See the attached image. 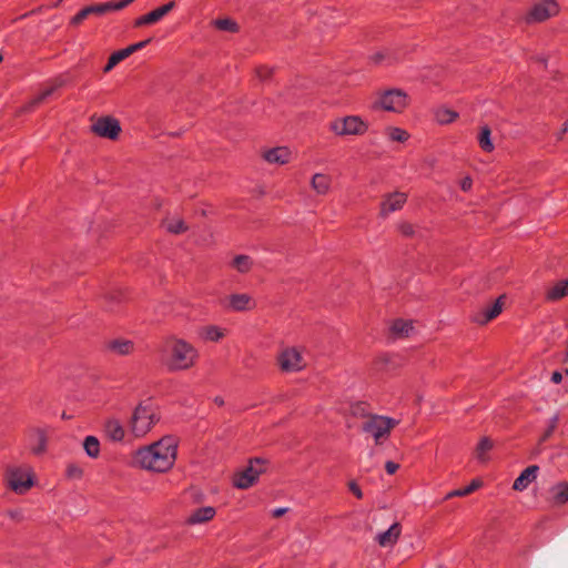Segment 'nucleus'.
Segmentation results:
<instances>
[{"instance_id": "obj_33", "label": "nucleus", "mask_w": 568, "mask_h": 568, "mask_svg": "<svg viewBox=\"0 0 568 568\" xmlns=\"http://www.w3.org/2000/svg\"><path fill=\"white\" fill-rule=\"evenodd\" d=\"M214 26L221 31H227L232 33L237 32L240 29L237 22L231 18L216 19L214 21Z\"/></svg>"}, {"instance_id": "obj_54", "label": "nucleus", "mask_w": 568, "mask_h": 568, "mask_svg": "<svg viewBox=\"0 0 568 568\" xmlns=\"http://www.w3.org/2000/svg\"><path fill=\"white\" fill-rule=\"evenodd\" d=\"M375 63H379L384 59V54L382 52H378L372 57Z\"/></svg>"}, {"instance_id": "obj_7", "label": "nucleus", "mask_w": 568, "mask_h": 568, "mask_svg": "<svg viewBox=\"0 0 568 568\" xmlns=\"http://www.w3.org/2000/svg\"><path fill=\"white\" fill-rule=\"evenodd\" d=\"M397 424L398 420L394 418L381 415H371L363 424L362 429L363 432L373 435L375 443L378 445L381 444V439L387 437Z\"/></svg>"}, {"instance_id": "obj_34", "label": "nucleus", "mask_w": 568, "mask_h": 568, "mask_svg": "<svg viewBox=\"0 0 568 568\" xmlns=\"http://www.w3.org/2000/svg\"><path fill=\"white\" fill-rule=\"evenodd\" d=\"M458 118V113L449 109H439L436 112V119L440 124H448Z\"/></svg>"}, {"instance_id": "obj_6", "label": "nucleus", "mask_w": 568, "mask_h": 568, "mask_svg": "<svg viewBox=\"0 0 568 568\" xmlns=\"http://www.w3.org/2000/svg\"><path fill=\"white\" fill-rule=\"evenodd\" d=\"M135 0H119V1H109L104 3H95L92 6H88L81 9L75 16H73L70 20L71 26H79L87 19L89 16L97 14L103 16L111 11L122 10L126 8L129 4L134 2Z\"/></svg>"}, {"instance_id": "obj_39", "label": "nucleus", "mask_w": 568, "mask_h": 568, "mask_svg": "<svg viewBox=\"0 0 568 568\" xmlns=\"http://www.w3.org/2000/svg\"><path fill=\"white\" fill-rule=\"evenodd\" d=\"M493 448V442L488 437H483L476 447L477 458L484 459V454Z\"/></svg>"}, {"instance_id": "obj_15", "label": "nucleus", "mask_w": 568, "mask_h": 568, "mask_svg": "<svg viewBox=\"0 0 568 568\" xmlns=\"http://www.w3.org/2000/svg\"><path fill=\"white\" fill-rule=\"evenodd\" d=\"M503 298L504 295L499 296L491 305H488L481 312L475 314L471 321L479 325H485L496 318L503 311Z\"/></svg>"}, {"instance_id": "obj_42", "label": "nucleus", "mask_w": 568, "mask_h": 568, "mask_svg": "<svg viewBox=\"0 0 568 568\" xmlns=\"http://www.w3.org/2000/svg\"><path fill=\"white\" fill-rule=\"evenodd\" d=\"M130 51H131V49H129V47H126L124 49L113 52L111 55L114 58V60H116L118 63H120L121 61H123L124 59H126L131 55Z\"/></svg>"}, {"instance_id": "obj_52", "label": "nucleus", "mask_w": 568, "mask_h": 568, "mask_svg": "<svg viewBox=\"0 0 568 568\" xmlns=\"http://www.w3.org/2000/svg\"><path fill=\"white\" fill-rule=\"evenodd\" d=\"M541 445L542 444H539V443L537 444V446L530 453V458L537 457L542 452Z\"/></svg>"}, {"instance_id": "obj_1", "label": "nucleus", "mask_w": 568, "mask_h": 568, "mask_svg": "<svg viewBox=\"0 0 568 568\" xmlns=\"http://www.w3.org/2000/svg\"><path fill=\"white\" fill-rule=\"evenodd\" d=\"M178 440L173 436H164L156 443L139 448L133 455L134 464L141 468L165 473L176 459Z\"/></svg>"}, {"instance_id": "obj_36", "label": "nucleus", "mask_w": 568, "mask_h": 568, "mask_svg": "<svg viewBox=\"0 0 568 568\" xmlns=\"http://www.w3.org/2000/svg\"><path fill=\"white\" fill-rule=\"evenodd\" d=\"M558 422H559L558 414L554 415L549 419L547 429L544 432V434L539 438V444L547 442L552 436L555 429L557 428Z\"/></svg>"}, {"instance_id": "obj_13", "label": "nucleus", "mask_w": 568, "mask_h": 568, "mask_svg": "<svg viewBox=\"0 0 568 568\" xmlns=\"http://www.w3.org/2000/svg\"><path fill=\"white\" fill-rule=\"evenodd\" d=\"M174 7H175V2L170 1L159 8L150 11L149 13L143 14V16L139 17L138 19H135L134 27L140 28L143 26L156 23L164 16H166L170 11H172L174 9Z\"/></svg>"}, {"instance_id": "obj_60", "label": "nucleus", "mask_w": 568, "mask_h": 568, "mask_svg": "<svg viewBox=\"0 0 568 568\" xmlns=\"http://www.w3.org/2000/svg\"><path fill=\"white\" fill-rule=\"evenodd\" d=\"M2 60H3V57H2V54L0 53V62H1Z\"/></svg>"}, {"instance_id": "obj_19", "label": "nucleus", "mask_w": 568, "mask_h": 568, "mask_svg": "<svg viewBox=\"0 0 568 568\" xmlns=\"http://www.w3.org/2000/svg\"><path fill=\"white\" fill-rule=\"evenodd\" d=\"M402 526L399 523H394L386 531L379 532L376 536V541L382 547L394 546L399 539Z\"/></svg>"}, {"instance_id": "obj_50", "label": "nucleus", "mask_w": 568, "mask_h": 568, "mask_svg": "<svg viewBox=\"0 0 568 568\" xmlns=\"http://www.w3.org/2000/svg\"><path fill=\"white\" fill-rule=\"evenodd\" d=\"M116 64H119L116 62V60H114V58L112 55H110L106 64L103 68V72H105V73L110 72Z\"/></svg>"}, {"instance_id": "obj_59", "label": "nucleus", "mask_w": 568, "mask_h": 568, "mask_svg": "<svg viewBox=\"0 0 568 568\" xmlns=\"http://www.w3.org/2000/svg\"><path fill=\"white\" fill-rule=\"evenodd\" d=\"M62 418H64V419H65V418H69V416H67V414H65V413H63V414H62Z\"/></svg>"}, {"instance_id": "obj_44", "label": "nucleus", "mask_w": 568, "mask_h": 568, "mask_svg": "<svg viewBox=\"0 0 568 568\" xmlns=\"http://www.w3.org/2000/svg\"><path fill=\"white\" fill-rule=\"evenodd\" d=\"M348 488L356 498H358V499L363 498V491H362L361 487L355 481H353V480L349 481Z\"/></svg>"}, {"instance_id": "obj_40", "label": "nucleus", "mask_w": 568, "mask_h": 568, "mask_svg": "<svg viewBox=\"0 0 568 568\" xmlns=\"http://www.w3.org/2000/svg\"><path fill=\"white\" fill-rule=\"evenodd\" d=\"M65 475L70 479H80L83 475V470L75 464H69L65 469Z\"/></svg>"}, {"instance_id": "obj_58", "label": "nucleus", "mask_w": 568, "mask_h": 568, "mask_svg": "<svg viewBox=\"0 0 568 568\" xmlns=\"http://www.w3.org/2000/svg\"><path fill=\"white\" fill-rule=\"evenodd\" d=\"M62 1H63V0H58V1L54 3V7L60 6V3H61Z\"/></svg>"}, {"instance_id": "obj_38", "label": "nucleus", "mask_w": 568, "mask_h": 568, "mask_svg": "<svg viewBox=\"0 0 568 568\" xmlns=\"http://www.w3.org/2000/svg\"><path fill=\"white\" fill-rule=\"evenodd\" d=\"M38 445L32 448L34 455H41L47 449V435L44 430L37 429Z\"/></svg>"}, {"instance_id": "obj_25", "label": "nucleus", "mask_w": 568, "mask_h": 568, "mask_svg": "<svg viewBox=\"0 0 568 568\" xmlns=\"http://www.w3.org/2000/svg\"><path fill=\"white\" fill-rule=\"evenodd\" d=\"M550 491L552 494V503L555 505H564L568 503V483H558L551 487Z\"/></svg>"}, {"instance_id": "obj_9", "label": "nucleus", "mask_w": 568, "mask_h": 568, "mask_svg": "<svg viewBox=\"0 0 568 568\" xmlns=\"http://www.w3.org/2000/svg\"><path fill=\"white\" fill-rule=\"evenodd\" d=\"M91 130L100 138L114 141L119 138L122 129L118 119L111 115H105L99 118L92 124Z\"/></svg>"}, {"instance_id": "obj_45", "label": "nucleus", "mask_w": 568, "mask_h": 568, "mask_svg": "<svg viewBox=\"0 0 568 568\" xmlns=\"http://www.w3.org/2000/svg\"><path fill=\"white\" fill-rule=\"evenodd\" d=\"M272 73H273V70L268 69L266 67H261L257 69V75L261 80H266V79L271 78Z\"/></svg>"}, {"instance_id": "obj_12", "label": "nucleus", "mask_w": 568, "mask_h": 568, "mask_svg": "<svg viewBox=\"0 0 568 568\" xmlns=\"http://www.w3.org/2000/svg\"><path fill=\"white\" fill-rule=\"evenodd\" d=\"M277 364L282 372H300L304 368L301 353L292 347L283 349L277 356Z\"/></svg>"}, {"instance_id": "obj_10", "label": "nucleus", "mask_w": 568, "mask_h": 568, "mask_svg": "<svg viewBox=\"0 0 568 568\" xmlns=\"http://www.w3.org/2000/svg\"><path fill=\"white\" fill-rule=\"evenodd\" d=\"M558 13V4L554 0H541L535 3L526 16L528 23L544 22Z\"/></svg>"}, {"instance_id": "obj_14", "label": "nucleus", "mask_w": 568, "mask_h": 568, "mask_svg": "<svg viewBox=\"0 0 568 568\" xmlns=\"http://www.w3.org/2000/svg\"><path fill=\"white\" fill-rule=\"evenodd\" d=\"M9 487L17 494H24L33 486V478L20 469L12 470L9 475Z\"/></svg>"}, {"instance_id": "obj_21", "label": "nucleus", "mask_w": 568, "mask_h": 568, "mask_svg": "<svg viewBox=\"0 0 568 568\" xmlns=\"http://www.w3.org/2000/svg\"><path fill=\"white\" fill-rule=\"evenodd\" d=\"M105 348L120 356H126L133 353L134 343L130 339L115 338L105 344Z\"/></svg>"}, {"instance_id": "obj_8", "label": "nucleus", "mask_w": 568, "mask_h": 568, "mask_svg": "<svg viewBox=\"0 0 568 568\" xmlns=\"http://www.w3.org/2000/svg\"><path fill=\"white\" fill-rule=\"evenodd\" d=\"M256 465L264 464V460L261 458H253L250 459L248 465L241 471L236 473L233 477V486L239 489H247L252 487L256 480L258 479L260 475L264 473V469L262 467H255Z\"/></svg>"}, {"instance_id": "obj_17", "label": "nucleus", "mask_w": 568, "mask_h": 568, "mask_svg": "<svg viewBox=\"0 0 568 568\" xmlns=\"http://www.w3.org/2000/svg\"><path fill=\"white\" fill-rule=\"evenodd\" d=\"M227 307L234 312H244L253 310L255 307V302L246 293H236L229 296Z\"/></svg>"}, {"instance_id": "obj_49", "label": "nucleus", "mask_w": 568, "mask_h": 568, "mask_svg": "<svg viewBox=\"0 0 568 568\" xmlns=\"http://www.w3.org/2000/svg\"><path fill=\"white\" fill-rule=\"evenodd\" d=\"M116 64H119L116 62V60H114V58L112 55H110L106 64L103 68V72H105V73L110 72Z\"/></svg>"}, {"instance_id": "obj_35", "label": "nucleus", "mask_w": 568, "mask_h": 568, "mask_svg": "<svg viewBox=\"0 0 568 568\" xmlns=\"http://www.w3.org/2000/svg\"><path fill=\"white\" fill-rule=\"evenodd\" d=\"M388 136L392 141L396 142H406L409 139V134L406 130L396 128V126H389L387 129Z\"/></svg>"}, {"instance_id": "obj_46", "label": "nucleus", "mask_w": 568, "mask_h": 568, "mask_svg": "<svg viewBox=\"0 0 568 568\" xmlns=\"http://www.w3.org/2000/svg\"><path fill=\"white\" fill-rule=\"evenodd\" d=\"M7 514H8V516H9L12 520H14V521H21V520H23V514H22V511H21V510H19V509H10V510H8V513H7Z\"/></svg>"}, {"instance_id": "obj_61", "label": "nucleus", "mask_w": 568, "mask_h": 568, "mask_svg": "<svg viewBox=\"0 0 568 568\" xmlns=\"http://www.w3.org/2000/svg\"><path fill=\"white\" fill-rule=\"evenodd\" d=\"M565 373H566V375H568V368H567V369H565Z\"/></svg>"}, {"instance_id": "obj_43", "label": "nucleus", "mask_w": 568, "mask_h": 568, "mask_svg": "<svg viewBox=\"0 0 568 568\" xmlns=\"http://www.w3.org/2000/svg\"><path fill=\"white\" fill-rule=\"evenodd\" d=\"M152 41V38H149L146 40H143V41H140V42H136V43H133L131 45H129V49H131V54H133L134 52L145 48L150 42Z\"/></svg>"}, {"instance_id": "obj_37", "label": "nucleus", "mask_w": 568, "mask_h": 568, "mask_svg": "<svg viewBox=\"0 0 568 568\" xmlns=\"http://www.w3.org/2000/svg\"><path fill=\"white\" fill-rule=\"evenodd\" d=\"M168 232L172 234H182L189 230L185 222L181 219L179 220H172L166 224Z\"/></svg>"}, {"instance_id": "obj_2", "label": "nucleus", "mask_w": 568, "mask_h": 568, "mask_svg": "<svg viewBox=\"0 0 568 568\" xmlns=\"http://www.w3.org/2000/svg\"><path fill=\"white\" fill-rule=\"evenodd\" d=\"M162 362L169 372H181L192 368L199 361V351L187 341L174 335L164 339Z\"/></svg>"}, {"instance_id": "obj_30", "label": "nucleus", "mask_w": 568, "mask_h": 568, "mask_svg": "<svg viewBox=\"0 0 568 568\" xmlns=\"http://www.w3.org/2000/svg\"><path fill=\"white\" fill-rule=\"evenodd\" d=\"M83 448L91 458H97L100 455V442L95 436H87L83 442Z\"/></svg>"}, {"instance_id": "obj_29", "label": "nucleus", "mask_w": 568, "mask_h": 568, "mask_svg": "<svg viewBox=\"0 0 568 568\" xmlns=\"http://www.w3.org/2000/svg\"><path fill=\"white\" fill-rule=\"evenodd\" d=\"M331 184V179L326 174L316 173L312 178V187L318 193V194H325L327 193Z\"/></svg>"}, {"instance_id": "obj_41", "label": "nucleus", "mask_w": 568, "mask_h": 568, "mask_svg": "<svg viewBox=\"0 0 568 568\" xmlns=\"http://www.w3.org/2000/svg\"><path fill=\"white\" fill-rule=\"evenodd\" d=\"M398 231L405 237H413L415 235V227L413 224H410L408 222H402L398 225Z\"/></svg>"}, {"instance_id": "obj_11", "label": "nucleus", "mask_w": 568, "mask_h": 568, "mask_svg": "<svg viewBox=\"0 0 568 568\" xmlns=\"http://www.w3.org/2000/svg\"><path fill=\"white\" fill-rule=\"evenodd\" d=\"M70 78L69 74H60L52 80V84L50 88L43 90L41 93L31 99L28 103H26L20 109V113H29L32 112L37 106H39L47 98H49L57 89L62 88L68 84Z\"/></svg>"}, {"instance_id": "obj_57", "label": "nucleus", "mask_w": 568, "mask_h": 568, "mask_svg": "<svg viewBox=\"0 0 568 568\" xmlns=\"http://www.w3.org/2000/svg\"><path fill=\"white\" fill-rule=\"evenodd\" d=\"M568 131V120L564 123V132Z\"/></svg>"}, {"instance_id": "obj_5", "label": "nucleus", "mask_w": 568, "mask_h": 568, "mask_svg": "<svg viewBox=\"0 0 568 568\" xmlns=\"http://www.w3.org/2000/svg\"><path fill=\"white\" fill-rule=\"evenodd\" d=\"M329 130L339 136L364 135L368 124L358 115H346L331 121Z\"/></svg>"}, {"instance_id": "obj_47", "label": "nucleus", "mask_w": 568, "mask_h": 568, "mask_svg": "<svg viewBox=\"0 0 568 568\" xmlns=\"http://www.w3.org/2000/svg\"><path fill=\"white\" fill-rule=\"evenodd\" d=\"M398 468H399V465L395 462L387 460L385 464V470L388 475L395 474Z\"/></svg>"}, {"instance_id": "obj_18", "label": "nucleus", "mask_w": 568, "mask_h": 568, "mask_svg": "<svg viewBox=\"0 0 568 568\" xmlns=\"http://www.w3.org/2000/svg\"><path fill=\"white\" fill-rule=\"evenodd\" d=\"M538 471V465H530L527 468H525L520 473V475L515 479L513 484V489L517 491L525 490L529 486V484L536 479Z\"/></svg>"}, {"instance_id": "obj_4", "label": "nucleus", "mask_w": 568, "mask_h": 568, "mask_svg": "<svg viewBox=\"0 0 568 568\" xmlns=\"http://www.w3.org/2000/svg\"><path fill=\"white\" fill-rule=\"evenodd\" d=\"M409 104L408 94L402 89H388L382 92L372 108L374 110H384L388 112H403Z\"/></svg>"}, {"instance_id": "obj_51", "label": "nucleus", "mask_w": 568, "mask_h": 568, "mask_svg": "<svg viewBox=\"0 0 568 568\" xmlns=\"http://www.w3.org/2000/svg\"><path fill=\"white\" fill-rule=\"evenodd\" d=\"M551 382L555 383V384H559L561 381H562V375L560 372L558 371H555L552 374H551Z\"/></svg>"}, {"instance_id": "obj_16", "label": "nucleus", "mask_w": 568, "mask_h": 568, "mask_svg": "<svg viewBox=\"0 0 568 568\" xmlns=\"http://www.w3.org/2000/svg\"><path fill=\"white\" fill-rule=\"evenodd\" d=\"M407 200V195L402 192H394L388 194L386 199L381 203V214L386 216L387 214L400 210Z\"/></svg>"}, {"instance_id": "obj_27", "label": "nucleus", "mask_w": 568, "mask_h": 568, "mask_svg": "<svg viewBox=\"0 0 568 568\" xmlns=\"http://www.w3.org/2000/svg\"><path fill=\"white\" fill-rule=\"evenodd\" d=\"M481 485H483V481L480 479H478V478L473 479L470 481V484L467 485L466 487L449 491L445 496V499H450L453 497H465V496H468V495L473 494L475 490H477Z\"/></svg>"}, {"instance_id": "obj_26", "label": "nucleus", "mask_w": 568, "mask_h": 568, "mask_svg": "<svg viewBox=\"0 0 568 568\" xmlns=\"http://www.w3.org/2000/svg\"><path fill=\"white\" fill-rule=\"evenodd\" d=\"M478 144L480 149L485 152H493L495 145L491 140V130L488 125H484L480 128V132L478 134Z\"/></svg>"}, {"instance_id": "obj_53", "label": "nucleus", "mask_w": 568, "mask_h": 568, "mask_svg": "<svg viewBox=\"0 0 568 568\" xmlns=\"http://www.w3.org/2000/svg\"><path fill=\"white\" fill-rule=\"evenodd\" d=\"M287 511V508H276L273 510V517L278 518Z\"/></svg>"}, {"instance_id": "obj_22", "label": "nucleus", "mask_w": 568, "mask_h": 568, "mask_svg": "<svg viewBox=\"0 0 568 568\" xmlns=\"http://www.w3.org/2000/svg\"><path fill=\"white\" fill-rule=\"evenodd\" d=\"M216 510L212 506L195 509L186 519L189 525L203 524L214 518Z\"/></svg>"}, {"instance_id": "obj_56", "label": "nucleus", "mask_w": 568, "mask_h": 568, "mask_svg": "<svg viewBox=\"0 0 568 568\" xmlns=\"http://www.w3.org/2000/svg\"><path fill=\"white\" fill-rule=\"evenodd\" d=\"M565 362L568 361V341H567V346H566V352H565Z\"/></svg>"}, {"instance_id": "obj_48", "label": "nucleus", "mask_w": 568, "mask_h": 568, "mask_svg": "<svg viewBox=\"0 0 568 568\" xmlns=\"http://www.w3.org/2000/svg\"><path fill=\"white\" fill-rule=\"evenodd\" d=\"M473 186V180L469 176H466L460 182V189L465 192L469 191Z\"/></svg>"}, {"instance_id": "obj_23", "label": "nucleus", "mask_w": 568, "mask_h": 568, "mask_svg": "<svg viewBox=\"0 0 568 568\" xmlns=\"http://www.w3.org/2000/svg\"><path fill=\"white\" fill-rule=\"evenodd\" d=\"M106 436L113 442H121L124 438V428L119 419L111 418L104 424Z\"/></svg>"}, {"instance_id": "obj_20", "label": "nucleus", "mask_w": 568, "mask_h": 568, "mask_svg": "<svg viewBox=\"0 0 568 568\" xmlns=\"http://www.w3.org/2000/svg\"><path fill=\"white\" fill-rule=\"evenodd\" d=\"M263 158L268 163L286 164L291 159V151L286 146H276L264 152Z\"/></svg>"}, {"instance_id": "obj_3", "label": "nucleus", "mask_w": 568, "mask_h": 568, "mask_svg": "<svg viewBox=\"0 0 568 568\" xmlns=\"http://www.w3.org/2000/svg\"><path fill=\"white\" fill-rule=\"evenodd\" d=\"M160 420L156 408L150 400L139 403L129 422L130 430L135 437L146 435Z\"/></svg>"}, {"instance_id": "obj_28", "label": "nucleus", "mask_w": 568, "mask_h": 568, "mask_svg": "<svg viewBox=\"0 0 568 568\" xmlns=\"http://www.w3.org/2000/svg\"><path fill=\"white\" fill-rule=\"evenodd\" d=\"M231 266L237 272L245 274L251 271L253 261L248 255L240 254L232 260Z\"/></svg>"}, {"instance_id": "obj_55", "label": "nucleus", "mask_w": 568, "mask_h": 568, "mask_svg": "<svg viewBox=\"0 0 568 568\" xmlns=\"http://www.w3.org/2000/svg\"><path fill=\"white\" fill-rule=\"evenodd\" d=\"M214 402H215V404H217L219 406L224 405V400H223V398H222V397H220V396L215 397V398H214Z\"/></svg>"}, {"instance_id": "obj_24", "label": "nucleus", "mask_w": 568, "mask_h": 568, "mask_svg": "<svg viewBox=\"0 0 568 568\" xmlns=\"http://www.w3.org/2000/svg\"><path fill=\"white\" fill-rule=\"evenodd\" d=\"M568 296V278L560 280L546 292V300L550 302L559 301Z\"/></svg>"}, {"instance_id": "obj_31", "label": "nucleus", "mask_w": 568, "mask_h": 568, "mask_svg": "<svg viewBox=\"0 0 568 568\" xmlns=\"http://www.w3.org/2000/svg\"><path fill=\"white\" fill-rule=\"evenodd\" d=\"M412 329H413L412 322H408V321H405L402 318L395 320L390 326L392 333L395 335H399V336H407Z\"/></svg>"}, {"instance_id": "obj_32", "label": "nucleus", "mask_w": 568, "mask_h": 568, "mask_svg": "<svg viewBox=\"0 0 568 568\" xmlns=\"http://www.w3.org/2000/svg\"><path fill=\"white\" fill-rule=\"evenodd\" d=\"M224 335H225L224 332L215 325L205 326L201 333V336L205 341H210V342H219L221 338L224 337Z\"/></svg>"}]
</instances>
